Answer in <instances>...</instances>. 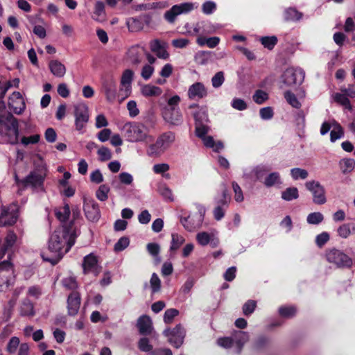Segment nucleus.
Masks as SVG:
<instances>
[{"label":"nucleus","instance_id":"47","mask_svg":"<svg viewBox=\"0 0 355 355\" xmlns=\"http://www.w3.org/2000/svg\"><path fill=\"white\" fill-rule=\"evenodd\" d=\"M138 348L144 352H150L153 350V345L147 338H141L138 342Z\"/></svg>","mask_w":355,"mask_h":355},{"label":"nucleus","instance_id":"3","mask_svg":"<svg viewBox=\"0 0 355 355\" xmlns=\"http://www.w3.org/2000/svg\"><path fill=\"white\" fill-rule=\"evenodd\" d=\"M2 84L0 82V100L4 97ZM0 130L5 132L8 142L15 144L18 142V122L17 119L6 109L3 101H0Z\"/></svg>","mask_w":355,"mask_h":355},{"label":"nucleus","instance_id":"9","mask_svg":"<svg viewBox=\"0 0 355 355\" xmlns=\"http://www.w3.org/2000/svg\"><path fill=\"white\" fill-rule=\"evenodd\" d=\"M304 72L301 69L288 68L282 76V83L286 87H291L302 83Z\"/></svg>","mask_w":355,"mask_h":355},{"label":"nucleus","instance_id":"8","mask_svg":"<svg viewBox=\"0 0 355 355\" xmlns=\"http://www.w3.org/2000/svg\"><path fill=\"white\" fill-rule=\"evenodd\" d=\"M15 282L12 265L9 261L0 262V291H6Z\"/></svg>","mask_w":355,"mask_h":355},{"label":"nucleus","instance_id":"16","mask_svg":"<svg viewBox=\"0 0 355 355\" xmlns=\"http://www.w3.org/2000/svg\"><path fill=\"white\" fill-rule=\"evenodd\" d=\"M83 209L86 218L96 222L100 218L101 214L98 204L93 199H85Z\"/></svg>","mask_w":355,"mask_h":355},{"label":"nucleus","instance_id":"56","mask_svg":"<svg viewBox=\"0 0 355 355\" xmlns=\"http://www.w3.org/2000/svg\"><path fill=\"white\" fill-rule=\"evenodd\" d=\"M62 284L67 289L71 291L76 289L78 287L76 280L73 277H68L63 279Z\"/></svg>","mask_w":355,"mask_h":355},{"label":"nucleus","instance_id":"45","mask_svg":"<svg viewBox=\"0 0 355 355\" xmlns=\"http://www.w3.org/2000/svg\"><path fill=\"white\" fill-rule=\"evenodd\" d=\"M260 41L264 47L271 50L277 43V38L276 36H267L261 37Z\"/></svg>","mask_w":355,"mask_h":355},{"label":"nucleus","instance_id":"60","mask_svg":"<svg viewBox=\"0 0 355 355\" xmlns=\"http://www.w3.org/2000/svg\"><path fill=\"white\" fill-rule=\"evenodd\" d=\"M179 314V311L175 309H167L164 315V321L165 323H171L173 318Z\"/></svg>","mask_w":355,"mask_h":355},{"label":"nucleus","instance_id":"18","mask_svg":"<svg viewBox=\"0 0 355 355\" xmlns=\"http://www.w3.org/2000/svg\"><path fill=\"white\" fill-rule=\"evenodd\" d=\"M8 105L15 114H21L26 108V104L22 95L19 92H14L8 99Z\"/></svg>","mask_w":355,"mask_h":355},{"label":"nucleus","instance_id":"55","mask_svg":"<svg viewBox=\"0 0 355 355\" xmlns=\"http://www.w3.org/2000/svg\"><path fill=\"white\" fill-rule=\"evenodd\" d=\"M257 306V303L254 300H248L243 306V313L245 315H251Z\"/></svg>","mask_w":355,"mask_h":355},{"label":"nucleus","instance_id":"28","mask_svg":"<svg viewBox=\"0 0 355 355\" xmlns=\"http://www.w3.org/2000/svg\"><path fill=\"white\" fill-rule=\"evenodd\" d=\"M141 93L145 97H157L162 94V89L155 85L146 84L141 87Z\"/></svg>","mask_w":355,"mask_h":355},{"label":"nucleus","instance_id":"54","mask_svg":"<svg viewBox=\"0 0 355 355\" xmlns=\"http://www.w3.org/2000/svg\"><path fill=\"white\" fill-rule=\"evenodd\" d=\"M126 24L128 29L132 32L138 31L142 28L141 22L135 18L129 19Z\"/></svg>","mask_w":355,"mask_h":355},{"label":"nucleus","instance_id":"61","mask_svg":"<svg viewBox=\"0 0 355 355\" xmlns=\"http://www.w3.org/2000/svg\"><path fill=\"white\" fill-rule=\"evenodd\" d=\"M216 9V4L211 1H206L202 5V10L205 15L212 14Z\"/></svg>","mask_w":355,"mask_h":355},{"label":"nucleus","instance_id":"19","mask_svg":"<svg viewBox=\"0 0 355 355\" xmlns=\"http://www.w3.org/2000/svg\"><path fill=\"white\" fill-rule=\"evenodd\" d=\"M187 94L189 99H200L207 96V90L202 83L198 82L189 87Z\"/></svg>","mask_w":355,"mask_h":355},{"label":"nucleus","instance_id":"11","mask_svg":"<svg viewBox=\"0 0 355 355\" xmlns=\"http://www.w3.org/2000/svg\"><path fill=\"white\" fill-rule=\"evenodd\" d=\"M74 116L76 129L82 133L89 118L88 107L84 103L75 105Z\"/></svg>","mask_w":355,"mask_h":355},{"label":"nucleus","instance_id":"49","mask_svg":"<svg viewBox=\"0 0 355 355\" xmlns=\"http://www.w3.org/2000/svg\"><path fill=\"white\" fill-rule=\"evenodd\" d=\"M97 154L99 157V159L101 162H105L112 158V153L110 150L105 146H102L100 148H98Z\"/></svg>","mask_w":355,"mask_h":355},{"label":"nucleus","instance_id":"22","mask_svg":"<svg viewBox=\"0 0 355 355\" xmlns=\"http://www.w3.org/2000/svg\"><path fill=\"white\" fill-rule=\"evenodd\" d=\"M80 306V296L78 292H72L67 299L68 314L71 316L76 315Z\"/></svg>","mask_w":355,"mask_h":355},{"label":"nucleus","instance_id":"33","mask_svg":"<svg viewBox=\"0 0 355 355\" xmlns=\"http://www.w3.org/2000/svg\"><path fill=\"white\" fill-rule=\"evenodd\" d=\"M344 132L339 123L333 120V127L330 132V140L331 142H335L337 139L343 137Z\"/></svg>","mask_w":355,"mask_h":355},{"label":"nucleus","instance_id":"6","mask_svg":"<svg viewBox=\"0 0 355 355\" xmlns=\"http://www.w3.org/2000/svg\"><path fill=\"white\" fill-rule=\"evenodd\" d=\"M196 208L198 209L197 213L180 218V223L184 228L190 232L200 229L204 220L206 212L205 207L198 204L196 205Z\"/></svg>","mask_w":355,"mask_h":355},{"label":"nucleus","instance_id":"15","mask_svg":"<svg viewBox=\"0 0 355 355\" xmlns=\"http://www.w3.org/2000/svg\"><path fill=\"white\" fill-rule=\"evenodd\" d=\"M149 45L150 51L154 53L158 58L167 60L169 58V53L167 51L168 48L167 42L155 39L151 40Z\"/></svg>","mask_w":355,"mask_h":355},{"label":"nucleus","instance_id":"46","mask_svg":"<svg viewBox=\"0 0 355 355\" xmlns=\"http://www.w3.org/2000/svg\"><path fill=\"white\" fill-rule=\"evenodd\" d=\"M150 284L153 293H157L160 290L161 280L156 273H153L150 280Z\"/></svg>","mask_w":355,"mask_h":355},{"label":"nucleus","instance_id":"62","mask_svg":"<svg viewBox=\"0 0 355 355\" xmlns=\"http://www.w3.org/2000/svg\"><path fill=\"white\" fill-rule=\"evenodd\" d=\"M217 343L222 347L229 349L234 346L232 337H224L217 340Z\"/></svg>","mask_w":355,"mask_h":355},{"label":"nucleus","instance_id":"48","mask_svg":"<svg viewBox=\"0 0 355 355\" xmlns=\"http://www.w3.org/2000/svg\"><path fill=\"white\" fill-rule=\"evenodd\" d=\"M225 81L224 73L223 71L217 72L211 78V84L213 87H220Z\"/></svg>","mask_w":355,"mask_h":355},{"label":"nucleus","instance_id":"40","mask_svg":"<svg viewBox=\"0 0 355 355\" xmlns=\"http://www.w3.org/2000/svg\"><path fill=\"white\" fill-rule=\"evenodd\" d=\"M291 175L295 180H305L308 175V171L301 168H293L291 170Z\"/></svg>","mask_w":355,"mask_h":355},{"label":"nucleus","instance_id":"50","mask_svg":"<svg viewBox=\"0 0 355 355\" xmlns=\"http://www.w3.org/2000/svg\"><path fill=\"white\" fill-rule=\"evenodd\" d=\"M268 94L261 89L257 90L252 96L253 101L257 104L263 103L268 99Z\"/></svg>","mask_w":355,"mask_h":355},{"label":"nucleus","instance_id":"32","mask_svg":"<svg viewBox=\"0 0 355 355\" xmlns=\"http://www.w3.org/2000/svg\"><path fill=\"white\" fill-rule=\"evenodd\" d=\"M303 14L294 8H288L284 11L286 21H299L302 18Z\"/></svg>","mask_w":355,"mask_h":355},{"label":"nucleus","instance_id":"21","mask_svg":"<svg viewBox=\"0 0 355 355\" xmlns=\"http://www.w3.org/2000/svg\"><path fill=\"white\" fill-rule=\"evenodd\" d=\"M218 28V26L217 25H215L209 21H203L198 22L195 25L193 31L198 35H203L215 33Z\"/></svg>","mask_w":355,"mask_h":355},{"label":"nucleus","instance_id":"57","mask_svg":"<svg viewBox=\"0 0 355 355\" xmlns=\"http://www.w3.org/2000/svg\"><path fill=\"white\" fill-rule=\"evenodd\" d=\"M209 128L204 123L196 125V135L201 139L205 137L207 133L209 132Z\"/></svg>","mask_w":355,"mask_h":355},{"label":"nucleus","instance_id":"20","mask_svg":"<svg viewBox=\"0 0 355 355\" xmlns=\"http://www.w3.org/2000/svg\"><path fill=\"white\" fill-rule=\"evenodd\" d=\"M83 267L85 273L92 272L96 276L100 272L97 258L93 254L85 257Z\"/></svg>","mask_w":355,"mask_h":355},{"label":"nucleus","instance_id":"31","mask_svg":"<svg viewBox=\"0 0 355 355\" xmlns=\"http://www.w3.org/2000/svg\"><path fill=\"white\" fill-rule=\"evenodd\" d=\"M204 145L207 148H211L215 152H219L223 149L224 145L222 141L215 142L214 138L211 136H206L202 139Z\"/></svg>","mask_w":355,"mask_h":355},{"label":"nucleus","instance_id":"29","mask_svg":"<svg viewBox=\"0 0 355 355\" xmlns=\"http://www.w3.org/2000/svg\"><path fill=\"white\" fill-rule=\"evenodd\" d=\"M175 137L173 132H168L162 135L156 141L165 151L175 141Z\"/></svg>","mask_w":355,"mask_h":355},{"label":"nucleus","instance_id":"10","mask_svg":"<svg viewBox=\"0 0 355 355\" xmlns=\"http://www.w3.org/2000/svg\"><path fill=\"white\" fill-rule=\"evenodd\" d=\"M304 185L306 189L311 193L313 202L315 204L321 205L327 202L325 189L318 181H307Z\"/></svg>","mask_w":355,"mask_h":355},{"label":"nucleus","instance_id":"14","mask_svg":"<svg viewBox=\"0 0 355 355\" xmlns=\"http://www.w3.org/2000/svg\"><path fill=\"white\" fill-rule=\"evenodd\" d=\"M17 209V205L15 204L3 208L0 215V225H12L15 223L18 218Z\"/></svg>","mask_w":355,"mask_h":355},{"label":"nucleus","instance_id":"7","mask_svg":"<svg viewBox=\"0 0 355 355\" xmlns=\"http://www.w3.org/2000/svg\"><path fill=\"white\" fill-rule=\"evenodd\" d=\"M325 257L329 263L339 268H350L353 263L352 259L347 254L336 248L327 250Z\"/></svg>","mask_w":355,"mask_h":355},{"label":"nucleus","instance_id":"39","mask_svg":"<svg viewBox=\"0 0 355 355\" xmlns=\"http://www.w3.org/2000/svg\"><path fill=\"white\" fill-rule=\"evenodd\" d=\"M212 235L207 232H200L196 234V241L199 245L205 246L211 241Z\"/></svg>","mask_w":355,"mask_h":355},{"label":"nucleus","instance_id":"64","mask_svg":"<svg viewBox=\"0 0 355 355\" xmlns=\"http://www.w3.org/2000/svg\"><path fill=\"white\" fill-rule=\"evenodd\" d=\"M338 235L343 238L347 239L351 234V230L349 224H343L338 228Z\"/></svg>","mask_w":355,"mask_h":355},{"label":"nucleus","instance_id":"52","mask_svg":"<svg viewBox=\"0 0 355 355\" xmlns=\"http://www.w3.org/2000/svg\"><path fill=\"white\" fill-rule=\"evenodd\" d=\"M129 243L130 240L128 237H121L115 243L114 249L116 252H121L125 250L129 245Z\"/></svg>","mask_w":355,"mask_h":355},{"label":"nucleus","instance_id":"27","mask_svg":"<svg viewBox=\"0 0 355 355\" xmlns=\"http://www.w3.org/2000/svg\"><path fill=\"white\" fill-rule=\"evenodd\" d=\"M51 72L56 77L62 78L66 73L65 66L57 60H51L49 63Z\"/></svg>","mask_w":355,"mask_h":355},{"label":"nucleus","instance_id":"23","mask_svg":"<svg viewBox=\"0 0 355 355\" xmlns=\"http://www.w3.org/2000/svg\"><path fill=\"white\" fill-rule=\"evenodd\" d=\"M137 326L139 333L142 335H149L153 329L152 320L146 315H141L138 318Z\"/></svg>","mask_w":355,"mask_h":355},{"label":"nucleus","instance_id":"5","mask_svg":"<svg viewBox=\"0 0 355 355\" xmlns=\"http://www.w3.org/2000/svg\"><path fill=\"white\" fill-rule=\"evenodd\" d=\"M122 132L127 141L130 142L151 141L153 138L148 135L147 128L139 123H126Z\"/></svg>","mask_w":355,"mask_h":355},{"label":"nucleus","instance_id":"4","mask_svg":"<svg viewBox=\"0 0 355 355\" xmlns=\"http://www.w3.org/2000/svg\"><path fill=\"white\" fill-rule=\"evenodd\" d=\"M47 175V168L45 164L37 166L33 171L24 179L19 180L15 176L17 184H21L25 187H31L33 191H43L44 190V182Z\"/></svg>","mask_w":355,"mask_h":355},{"label":"nucleus","instance_id":"58","mask_svg":"<svg viewBox=\"0 0 355 355\" xmlns=\"http://www.w3.org/2000/svg\"><path fill=\"white\" fill-rule=\"evenodd\" d=\"M232 189L234 192V199L238 202H241L244 200L243 194L241 188L236 182H232Z\"/></svg>","mask_w":355,"mask_h":355},{"label":"nucleus","instance_id":"43","mask_svg":"<svg viewBox=\"0 0 355 355\" xmlns=\"http://www.w3.org/2000/svg\"><path fill=\"white\" fill-rule=\"evenodd\" d=\"M284 98H286V101L292 107L297 108V109H298L301 107V103L297 98L296 96L291 92H289V91L286 92L284 93Z\"/></svg>","mask_w":355,"mask_h":355},{"label":"nucleus","instance_id":"13","mask_svg":"<svg viewBox=\"0 0 355 355\" xmlns=\"http://www.w3.org/2000/svg\"><path fill=\"white\" fill-rule=\"evenodd\" d=\"M193 9V5L191 3H182L173 6L170 10L164 14V17L169 23L175 21L177 16L189 12Z\"/></svg>","mask_w":355,"mask_h":355},{"label":"nucleus","instance_id":"1","mask_svg":"<svg viewBox=\"0 0 355 355\" xmlns=\"http://www.w3.org/2000/svg\"><path fill=\"white\" fill-rule=\"evenodd\" d=\"M79 234L78 229L71 221L63 224L54 231L49 241V250L53 254L51 257L42 256L44 261L56 264L75 243Z\"/></svg>","mask_w":355,"mask_h":355},{"label":"nucleus","instance_id":"63","mask_svg":"<svg viewBox=\"0 0 355 355\" xmlns=\"http://www.w3.org/2000/svg\"><path fill=\"white\" fill-rule=\"evenodd\" d=\"M19 343L20 341L18 337H12L8 343L7 351L10 354L15 352L17 348L19 345Z\"/></svg>","mask_w":355,"mask_h":355},{"label":"nucleus","instance_id":"38","mask_svg":"<svg viewBox=\"0 0 355 355\" xmlns=\"http://www.w3.org/2000/svg\"><path fill=\"white\" fill-rule=\"evenodd\" d=\"M324 220V216L321 212H313L306 217V221L310 225H318Z\"/></svg>","mask_w":355,"mask_h":355},{"label":"nucleus","instance_id":"53","mask_svg":"<svg viewBox=\"0 0 355 355\" xmlns=\"http://www.w3.org/2000/svg\"><path fill=\"white\" fill-rule=\"evenodd\" d=\"M280 315L285 318H291L295 315L296 309L294 306H282L279 309Z\"/></svg>","mask_w":355,"mask_h":355},{"label":"nucleus","instance_id":"12","mask_svg":"<svg viewBox=\"0 0 355 355\" xmlns=\"http://www.w3.org/2000/svg\"><path fill=\"white\" fill-rule=\"evenodd\" d=\"M163 334L168 338V342L175 347L178 348L182 345L185 331L180 324L177 325L173 330L165 329Z\"/></svg>","mask_w":355,"mask_h":355},{"label":"nucleus","instance_id":"24","mask_svg":"<svg viewBox=\"0 0 355 355\" xmlns=\"http://www.w3.org/2000/svg\"><path fill=\"white\" fill-rule=\"evenodd\" d=\"M19 312L22 317H33L35 315L34 304L28 297L23 299L19 306Z\"/></svg>","mask_w":355,"mask_h":355},{"label":"nucleus","instance_id":"17","mask_svg":"<svg viewBox=\"0 0 355 355\" xmlns=\"http://www.w3.org/2000/svg\"><path fill=\"white\" fill-rule=\"evenodd\" d=\"M162 116L166 122L174 125H180L182 122V115L179 107H164Z\"/></svg>","mask_w":355,"mask_h":355},{"label":"nucleus","instance_id":"37","mask_svg":"<svg viewBox=\"0 0 355 355\" xmlns=\"http://www.w3.org/2000/svg\"><path fill=\"white\" fill-rule=\"evenodd\" d=\"M298 197L299 192L296 187H288L282 192V198L286 201H291L297 199Z\"/></svg>","mask_w":355,"mask_h":355},{"label":"nucleus","instance_id":"41","mask_svg":"<svg viewBox=\"0 0 355 355\" xmlns=\"http://www.w3.org/2000/svg\"><path fill=\"white\" fill-rule=\"evenodd\" d=\"M334 100L336 103L343 106L345 109L352 110L348 98L343 93H336L334 95Z\"/></svg>","mask_w":355,"mask_h":355},{"label":"nucleus","instance_id":"26","mask_svg":"<svg viewBox=\"0 0 355 355\" xmlns=\"http://www.w3.org/2000/svg\"><path fill=\"white\" fill-rule=\"evenodd\" d=\"M233 341L235 345V352L239 354L243 345L248 341L249 336L247 332L242 331H235L232 336Z\"/></svg>","mask_w":355,"mask_h":355},{"label":"nucleus","instance_id":"34","mask_svg":"<svg viewBox=\"0 0 355 355\" xmlns=\"http://www.w3.org/2000/svg\"><path fill=\"white\" fill-rule=\"evenodd\" d=\"M263 184L267 187H271L276 184H282L280 175L277 172H273L268 174L263 182Z\"/></svg>","mask_w":355,"mask_h":355},{"label":"nucleus","instance_id":"35","mask_svg":"<svg viewBox=\"0 0 355 355\" xmlns=\"http://www.w3.org/2000/svg\"><path fill=\"white\" fill-rule=\"evenodd\" d=\"M339 166L343 173H349L354 170L355 166V161L354 159L344 158L340 161Z\"/></svg>","mask_w":355,"mask_h":355},{"label":"nucleus","instance_id":"44","mask_svg":"<svg viewBox=\"0 0 355 355\" xmlns=\"http://www.w3.org/2000/svg\"><path fill=\"white\" fill-rule=\"evenodd\" d=\"M110 187L106 184H102L96 192V196L100 201H105L108 198Z\"/></svg>","mask_w":355,"mask_h":355},{"label":"nucleus","instance_id":"59","mask_svg":"<svg viewBox=\"0 0 355 355\" xmlns=\"http://www.w3.org/2000/svg\"><path fill=\"white\" fill-rule=\"evenodd\" d=\"M329 238V234L326 232H323L321 234L316 236L315 244L317 245L318 247L322 248L326 243L328 242Z\"/></svg>","mask_w":355,"mask_h":355},{"label":"nucleus","instance_id":"25","mask_svg":"<svg viewBox=\"0 0 355 355\" xmlns=\"http://www.w3.org/2000/svg\"><path fill=\"white\" fill-rule=\"evenodd\" d=\"M145 53V48L139 45L132 46L128 51V56L133 64L138 65L141 62L142 55Z\"/></svg>","mask_w":355,"mask_h":355},{"label":"nucleus","instance_id":"30","mask_svg":"<svg viewBox=\"0 0 355 355\" xmlns=\"http://www.w3.org/2000/svg\"><path fill=\"white\" fill-rule=\"evenodd\" d=\"M184 242L185 239L183 235L175 232L172 233L170 251L176 252Z\"/></svg>","mask_w":355,"mask_h":355},{"label":"nucleus","instance_id":"36","mask_svg":"<svg viewBox=\"0 0 355 355\" xmlns=\"http://www.w3.org/2000/svg\"><path fill=\"white\" fill-rule=\"evenodd\" d=\"M55 214L57 218L61 223H66L70 214V209L69 205L66 204L63 207L55 209Z\"/></svg>","mask_w":355,"mask_h":355},{"label":"nucleus","instance_id":"51","mask_svg":"<svg viewBox=\"0 0 355 355\" xmlns=\"http://www.w3.org/2000/svg\"><path fill=\"white\" fill-rule=\"evenodd\" d=\"M164 152V149L157 142L149 146L148 155L151 157H157L161 155Z\"/></svg>","mask_w":355,"mask_h":355},{"label":"nucleus","instance_id":"42","mask_svg":"<svg viewBox=\"0 0 355 355\" xmlns=\"http://www.w3.org/2000/svg\"><path fill=\"white\" fill-rule=\"evenodd\" d=\"M193 116L196 120V125L197 123H205L208 121V114L207 111L204 109H199L197 112L193 113Z\"/></svg>","mask_w":355,"mask_h":355},{"label":"nucleus","instance_id":"2","mask_svg":"<svg viewBox=\"0 0 355 355\" xmlns=\"http://www.w3.org/2000/svg\"><path fill=\"white\" fill-rule=\"evenodd\" d=\"M134 72L131 69H125L121 77L119 89L117 90L116 81L112 76H107L103 79L102 91L107 101L114 103L117 101L121 103L132 93V83Z\"/></svg>","mask_w":355,"mask_h":355}]
</instances>
